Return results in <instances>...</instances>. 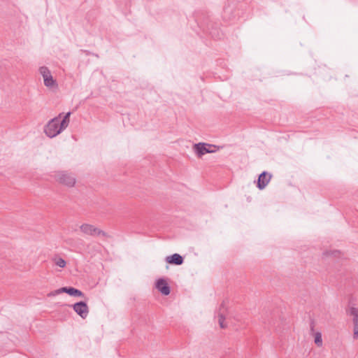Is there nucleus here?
<instances>
[{
	"label": "nucleus",
	"mask_w": 358,
	"mask_h": 358,
	"mask_svg": "<svg viewBox=\"0 0 358 358\" xmlns=\"http://www.w3.org/2000/svg\"><path fill=\"white\" fill-rule=\"evenodd\" d=\"M71 113L68 112L61 120L63 113L51 119L44 127L45 134L50 138H53L59 134L69 125Z\"/></svg>",
	"instance_id": "1"
},
{
	"label": "nucleus",
	"mask_w": 358,
	"mask_h": 358,
	"mask_svg": "<svg viewBox=\"0 0 358 358\" xmlns=\"http://www.w3.org/2000/svg\"><path fill=\"white\" fill-rule=\"evenodd\" d=\"M54 178L59 183L69 187H73L76 181L75 176L67 171H55Z\"/></svg>",
	"instance_id": "2"
},
{
	"label": "nucleus",
	"mask_w": 358,
	"mask_h": 358,
	"mask_svg": "<svg viewBox=\"0 0 358 358\" xmlns=\"http://www.w3.org/2000/svg\"><path fill=\"white\" fill-rule=\"evenodd\" d=\"M220 148V146L206 143H195L193 145V150L196 156L199 158H201L205 154L213 153L218 150Z\"/></svg>",
	"instance_id": "3"
},
{
	"label": "nucleus",
	"mask_w": 358,
	"mask_h": 358,
	"mask_svg": "<svg viewBox=\"0 0 358 358\" xmlns=\"http://www.w3.org/2000/svg\"><path fill=\"white\" fill-rule=\"evenodd\" d=\"M39 72L43 76L45 87L50 89H57L58 87L57 80L53 78L50 69L47 66H41L39 68Z\"/></svg>",
	"instance_id": "4"
},
{
	"label": "nucleus",
	"mask_w": 358,
	"mask_h": 358,
	"mask_svg": "<svg viewBox=\"0 0 358 358\" xmlns=\"http://www.w3.org/2000/svg\"><path fill=\"white\" fill-rule=\"evenodd\" d=\"M80 229L83 234L92 236H108L107 234L104 231L90 224H83L80 227Z\"/></svg>",
	"instance_id": "5"
},
{
	"label": "nucleus",
	"mask_w": 358,
	"mask_h": 358,
	"mask_svg": "<svg viewBox=\"0 0 358 358\" xmlns=\"http://www.w3.org/2000/svg\"><path fill=\"white\" fill-rule=\"evenodd\" d=\"M73 310L83 319H85L89 313V308L86 302L80 301L71 306Z\"/></svg>",
	"instance_id": "6"
},
{
	"label": "nucleus",
	"mask_w": 358,
	"mask_h": 358,
	"mask_svg": "<svg viewBox=\"0 0 358 358\" xmlns=\"http://www.w3.org/2000/svg\"><path fill=\"white\" fill-rule=\"evenodd\" d=\"M232 3V0H228L227 4L224 8L222 17L225 20H232L235 19L237 15L235 7L234 5H231Z\"/></svg>",
	"instance_id": "7"
},
{
	"label": "nucleus",
	"mask_w": 358,
	"mask_h": 358,
	"mask_svg": "<svg viewBox=\"0 0 358 358\" xmlns=\"http://www.w3.org/2000/svg\"><path fill=\"white\" fill-rule=\"evenodd\" d=\"M272 178V175L267 171H263L261 173L259 176L257 181V187L259 189L262 190L264 189L268 183L270 182L271 179Z\"/></svg>",
	"instance_id": "8"
},
{
	"label": "nucleus",
	"mask_w": 358,
	"mask_h": 358,
	"mask_svg": "<svg viewBox=\"0 0 358 358\" xmlns=\"http://www.w3.org/2000/svg\"><path fill=\"white\" fill-rule=\"evenodd\" d=\"M226 301L227 300H224L222 301L217 311L218 323L222 329H225L227 327V324L224 323L225 315L227 312V308L225 306Z\"/></svg>",
	"instance_id": "9"
},
{
	"label": "nucleus",
	"mask_w": 358,
	"mask_h": 358,
	"mask_svg": "<svg viewBox=\"0 0 358 358\" xmlns=\"http://www.w3.org/2000/svg\"><path fill=\"white\" fill-rule=\"evenodd\" d=\"M155 287L163 295L168 296L171 292V288L164 278H159L155 282Z\"/></svg>",
	"instance_id": "10"
},
{
	"label": "nucleus",
	"mask_w": 358,
	"mask_h": 358,
	"mask_svg": "<svg viewBox=\"0 0 358 358\" xmlns=\"http://www.w3.org/2000/svg\"><path fill=\"white\" fill-rule=\"evenodd\" d=\"M166 262L172 265L180 266L183 264L184 258L178 253L173 254L166 257Z\"/></svg>",
	"instance_id": "11"
},
{
	"label": "nucleus",
	"mask_w": 358,
	"mask_h": 358,
	"mask_svg": "<svg viewBox=\"0 0 358 358\" xmlns=\"http://www.w3.org/2000/svg\"><path fill=\"white\" fill-rule=\"evenodd\" d=\"M65 292L71 296L85 297V294L80 290L73 287H64L63 289Z\"/></svg>",
	"instance_id": "12"
},
{
	"label": "nucleus",
	"mask_w": 358,
	"mask_h": 358,
	"mask_svg": "<svg viewBox=\"0 0 358 358\" xmlns=\"http://www.w3.org/2000/svg\"><path fill=\"white\" fill-rule=\"evenodd\" d=\"M346 313L348 315H350L353 317V322L358 321V308L355 307H350L346 310Z\"/></svg>",
	"instance_id": "13"
},
{
	"label": "nucleus",
	"mask_w": 358,
	"mask_h": 358,
	"mask_svg": "<svg viewBox=\"0 0 358 358\" xmlns=\"http://www.w3.org/2000/svg\"><path fill=\"white\" fill-rule=\"evenodd\" d=\"M315 343L318 347L322 346V338L321 333L317 332L315 334Z\"/></svg>",
	"instance_id": "14"
},
{
	"label": "nucleus",
	"mask_w": 358,
	"mask_h": 358,
	"mask_svg": "<svg viewBox=\"0 0 358 358\" xmlns=\"http://www.w3.org/2000/svg\"><path fill=\"white\" fill-rule=\"evenodd\" d=\"M54 261H55V264L57 266H59L60 268H64L66 266V261L61 257L55 258L54 259Z\"/></svg>",
	"instance_id": "15"
},
{
	"label": "nucleus",
	"mask_w": 358,
	"mask_h": 358,
	"mask_svg": "<svg viewBox=\"0 0 358 358\" xmlns=\"http://www.w3.org/2000/svg\"><path fill=\"white\" fill-rule=\"evenodd\" d=\"M63 289H64V287H61V288H59L58 289H56V290H55L53 292H50L48 294V296H56L57 294H62V293H64L65 292Z\"/></svg>",
	"instance_id": "16"
},
{
	"label": "nucleus",
	"mask_w": 358,
	"mask_h": 358,
	"mask_svg": "<svg viewBox=\"0 0 358 358\" xmlns=\"http://www.w3.org/2000/svg\"><path fill=\"white\" fill-rule=\"evenodd\" d=\"M354 328H353V338L354 339L358 338V320L353 322Z\"/></svg>",
	"instance_id": "17"
},
{
	"label": "nucleus",
	"mask_w": 358,
	"mask_h": 358,
	"mask_svg": "<svg viewBox=\"0 0 358 358\" xmlns=\"http://www.w3.org/2000/svg\"><path fill=\"white\" fill-rule=\"evenodd\" d=\"M340 254L339 250H334V251H326L323 253L325 256L334 255V257H338V255Z\"/></svg>",
	"instance_id": "18"
},
{
	"label": "nucleus",
	"mask_w": 358,
	"mask_h": 358,
	"mask_svg": "<svg viewBox=\"0 0 358 358\" xmlns=\"http://www.w3.org/2000/svg\"><path fill=\"white\" fill-rule=\"evenodd\" d=\"M310 330L311 333H313V334L314 333V331H315V321H314L313 319L310 320Z\"/></svg>",
	"instance_id": "19"
}]
</instances>
